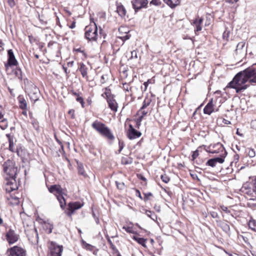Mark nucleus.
<instances>
[{
	"instance_id": "obj_22",
	"label": "nucleus",
	"mask_w": 256,
	"mask_h": 256,
	"mask_svg": "<svg viewBox=\"0 0 256 256\" xmlns=\"http://www.w3.org/2000/svg\"><path fill=\"white\" fill-rule=\"evenodd\" d=\"M116 11L119 16L122 18H124L126 14V10L124 6L120 4L117 6Z\"/></svg>"
},
{
	"instance_id": "obj_21",
	"label": "nucleus",
	"mask_w": 256,
	"mask_h": 256,
	"mask_svg": "<svg viewBox=\"0 0 256 256\" xmlns=\"http://www.w3.org/2000/svg\"><path fill=\"white\" fill-rule=\"evenodd\" d=\"M82 242L84 247L86 250H90V251L93 252V254L95 255H96L97 254V252H98V250L96 248L95 246L86 243L84 240H82Z\"/></svg>"
},
{
	"instance_id": "obj_31",
	"label": "nucleus",
	"mask_w": 256,
	"mask_h": 256,
	"mask_svg": "<svg viewBox=\"0 0 256 256\" xmlns=\"http://www.w3.org/2000/svg\"><path fill=\"white\" fill-rule=\"evenodd\" d=\"M9 141V150L10 151L12 152H16L18 156H19V152L18 150H16V151H15L14 148V142L12 139L9 138L8 140Z\"/></svg>"
},
{
	"instance_id": "obj_38",
	"label": "nucleus",
	"mask_w": 256,
	"mask_h": 256,
	"mask_svg": "<svg viewBox=\"0 0 256 256\" xmlns=\"http://www.w3.org/2000/svg\"><path fill=\"white\" fill-rule=\"evenodd\" d=\"M206 164L212 167H214L216 166V164L213 158H211L208 160Z\"/></svg>"
},
{
	"instance_id": "obj_26",
	"label": "nucleus",
	"mask_w": 256,
	"mask_h": 256,
	"mask_svg": "<svg viewBox=\"0 0 256 256\" xmlns=\"http://www.w3.org/2000/svg\"><path fill=\"white\" fill-rule=\"evenodd\" d=\"M145 214L146 216L150 217L152 220L155 221L157 219V216L154 212H152L148 210H146Z\"/></svg>"
},
{
	"instance_id": "obj_55",
	"label": "nucleus",
	"mask_w": 256,
	"mask_h": 256,
	"mask_svg": "<svg viewBox=\"0 0 256 256\" xmlns=\"http://www.w3.org/2000/svg\"><path fill=\"white\" fill-rule=\"evenodd\" d=\"M68 114L71 116L72 118H74V110L72 109L70 110Z\"/></svg>"
},
{
	"instance_id": "obj_44",
	"label": "nucleus",
	"mask_w": 256,
	"mask_h": 256,
	"mask_svg": "<svg viewBox=\"0 0 256 256\" xmlns=\"http://www.w3.org/2000/svg\"><path fill=\"white\" fill-rule=\"evenodd\" d=\"M199 153L198 150H196L193 152L192 155V160L194 161L196 158L198 156Z\"/></svg>"
},
{
	"instance_id": "obj_32",
	"label": "nucleus",
	"mask_w": 256,
	"mask_h": 256,
	"mask_svg": "<svg viewBox=\"0 0 256 256\" xmlns=\"http://www.w3.org/2000/svg\"><path fill=\"white\" fill-rule=\"evenodd\" d=\"M248 226L250 229L256 232V220H250L248 222Z\"/></svg>"
},
{
	"instance_id": "obj_4",
	"label": "nucleus",
	"mask_w": 256,
	"mask_h": 256,
	"mask_svg": "<svg viewBox=\"0 0 256 256\" xmlns=\"http://www.w3.org/2000/svg\"><path fill=\"white\" fill-rule=\"evenodd\" d=\"M3 170L5 174L10 178H16L18 171V168L16 166L15 162L8 160L3 164Z\"/></svg>"
},
{
	"instance_id": "obj_29",
	"label": "nucleus",
	"mask_w": 256,
	"mask_h": 256,
	"mask_svg": "<svg viewBox=\"0 0 256 256\" xmlns=\"http://www.w3.org/2000/svg\"><path fill=\"white\" fill-rule=\"evenodd\" d=\"M78 172L79 174L82 176L84 178L86 176V174L82 164H78Z\"/></svg>"
},
{
	"instance_id": "obj_48",
	"label": "nucleus",
	"mask_w": 256,
	"mask_h": 256,
	"mask_svg": "<svg viewBox=\"0 0 256 256\" xmlns=\"http://www.w3.org/2000/svg\"><path fill=\"white\" fill-rule=\"evenodd\" d=\"M150 4H154L156 6H158L161 4L160 0H152Z\"/></svg>"
},
{
	"instance_id": "obj_53",
	"label": "nucleus",
	"mask_w": 256,
	"mask_h": 256,
	"mask_svg": "<svg viewBox=\"0 0 256 256\" xmlns=\"http://www.w3.org/2000/svg\"><path fill=\"white\" fill-rule=\"evenodd\" d=\"M250 125L252 128L256 130V120H252L251 122Z\"/></svg>"
},
{
	"instance_id": "obj_49",
	"label": "nucleus",
	"mask_w": 256,
	"mask_h": 256,
	"mask_svg": "<svg viewBox=\"0 0 256 256\" xmlns=\"http://www.w3.org/2000/svg\"><path fill=\"white\" fill-rule=\"evenodd\" d=\"M194 26H196V28L194 30V32H200L202 30V28L201 26V24H193Z\"/></svg>"
},
{
	"instance_id": "obj_42",
	"label": "nucleus",
	"mask_w": 256,
	"mask_h": 256,
	"mask_svg": "<svg viewBox=\"0 0 256 256\" xmlns=\"http://www.w3.org/2000/svg\"><path fill=\"white\" fill-rule=\"evenodd\" d=\"M122 228L124 230L127 232L130 233V234H134V232L132 230V227L130 226H124L122 227Z\"/></svg>"
},
{
	"instance_id": "obj_16",
	"label": "nucleus",
	"mask_w": 256,
	"mask_h": 256,
	"mask_svg": "<svg viewBox=\"0 0 256 256\" xmlns=\"http://www.w3.org/2000/svg\"><path fill=\"white\" fill-rule=\"evenodd\" d=\"M62 188L60 185H52L48 188L49 192L54 194L56 196L62 194Z\"/></svg>"
},
{
	"instance_id": "obj_23",
	"label": "nucleus",
	"mask_w": 256,
	"mask_h": 256,
	"mask_svg": "<svg viewBox=\"0 0 256 256\" xmlns=\"http://www.w3.org/2000/svg\"><path fill=\"white\" fill-rule=\"evenodd\" d=\"M168 6L172 8H175L180 4V0H163Z\"/></svg>"
},
{
	"instance_id": "obj_25",
	"label": "nucleus",
	"mask_w": 256,
	"mask_h": 256,
	"mask_svg": "<svg viewBox=\"0 0 256 256\" xmlns=\"http://www.w3.org/2000/svg\"><path fill=\"white\" fill-rule=\"evenodd\" d=\"M132 239L138 242L139 244H141L144 247H146V239L142 238H138L136 236H133Z\"/></svg>"
},
{
	"instance_id": "obj_7",
	"label": "nucleus",
	"mask_w": 256,
	"mask_h": 256,
	"mask_svg": "<svg viewBox=\"0 0 256 256\" xmlns=\"http://www.w3.org/2000/svg\"><path fill=\"white\" fill-rule=\"evenodd\" d=\"M50 256H61L63 250L62 246L57 244L56 242H52L49 246Z\"/></svg>"
},
{
	"instance_id": "obj_46",
	"label": "nucleus",
	"mask_w": 256,
	"mask_h": 256,
	"mask_svg": "<svg viewBox=\"0 0 256 256\" xmlns=\"http://www.w3.org/2000/svg\"><path fill=\"white\" fill-rule=\"evenodd\" d=\"M230 32L226 30L222 34L223 38L226 40H228V38H229V34H230Z\"/></svg>"
},
{
	"instance_id": "obj_9",
	"label": "nucleus",
	"mask_w": 256,
	"mask_h": 256,
	"mask_svg": "<svg viewBox=\"0 0 256 256\" xmlns=\"http://www.w3.org/2000/svg\"><path fill=\"white\" fill-rule=\"evenodd\" d=\"M7 252L8 253V256H26V250L18 246H14L8 248Z\"/></svg>"
},
{
	"instance_id": "obj_52",
	"label": "nucleus",
	"mask_w": 256,
	"mask_h": 256,
	"mask_svg": "<svg viewBox=\"0 0 256 256\" xmlns=\"http://www.w3.org/2000/svg\"><path fill=\"white\" fill-rule=\"evenodd\" d=\"M118 144H119V150L118 151H119V152H120L124 148V143L123 142L119 140Z\"/></svg>"
},
{
	"instance_id": "obj_6",
	"label": "nucleus",
	"mask_w": 256,
	"mask_h": 256,
	"mask_svg": "<svg viewBox=\"0 0 256 256\" xmlns=\"http://www.w3.org/2000/svg\"><path fill=\"white\" fill-rule=\"evenodd\" d=\"M82 206L83 204L79 202H70L68 204V208L65 211V213L68 216H72L76 210L80 208Z\"/></svg>"
},
{
	"instance_id": "obj_1",
	"label": "nucleus",
	"mask_w": 256,
	"mask_h": 256,
	"mask_svg": "<svg viewBox=\"0 0 256 256\" xmlns=\"http://www.w3.org/2000/svg\"><path fill=\"white\" fill-rule=\"evenodd\" d=\"M247 82L256 83V64L238 72L226 87L235 89L239 93L249 86Z\"/></svg>"
},
{
	"instance_id": "obj_30",
	"label": "nucleus",
	"mask_w": 256,
	"mask_h": 256,
	"mask_svg": "<svg viewBox=\"0 0 256 256\" xmlns=\"http://www.w3.org/2000/svg\"><path fill=\"white\" fill-rule=\"evenodd\" d=\"M246 152L248 153V156L250 158H254L256 156V152L254 149L252 148H246Z\"/></svg>"
},
{
	"instance_id": "obj_36",
	"label": "nucleus",
	"mask_w": 256,
	"mask_h": 256,
	"mask_svg": "<svg viewBox=\"0 0 256 256\" xmlns=\"http://www.w3.org/2000/svg\"><path fill=\"white\" fill-rule=\"evenodd\" d=\"M16 76L20 80H22V72L20 68H16L14 72Z\"/></svg>"
},
{
	"instance_id": "obj_28",
	"label": "nucleus",
	"mask_w": 256,
	"mask_h": 256,
	"mask_svg": "<svg viewBox=\"0 0 256 256\" xmlns=\"http://www.w3.org/2000/svg\"><path fill=\"white\" fill-rule=\"evenodd\" d=\"M8 126V123L6 119L2 118L0 120V127L2 130H5L7 128Z\"/></svg>"
},
{
	"instance_id": "obj_17",
	"label": "nucleus",
	"mask_w": 256,
	"mask_h": 256,
	"mask_svg": "<svg viewBox=\"0 0 256 256\" xmlns=\"http://www.w3.org/2000/svg\"><path fill=\"white\" fill-rule=\"evenodd\" d=\"M213 106L212 100V99L204 108V114L210 115L214 111Z\"/></svg>"
},
{
	"instance_id": "obj_54",
	"label": "nucleus",
	"mask_w": 256,
	"mask_h": 256,
	"mask_svg": "<svg viewBox=\"0 0 256 256\" xmlns=\"http://www.w3.org/2000/svg\"><path fill=\"white\" fill-rule=\"evenodd\" d=\"M152 194L151 192H148L144 194V200L147 201L148 200L149 196H152Z\"/></svg>"
},
{
	"instance_id": "obj_40",
	"label": "nucleus",
	"mask_w": 256,
	"mask_h": 256,
	"mask_svg": "<svg viewBox=\"0 0 256 256\" xmlns=\"http://www.w3.org/2000/svg\"><path fill=\"white\" fill-rule=\"evenodd\" d=\"M104 94L106 95V97L107 100H108V98H112V97H114L113 95L111 94L110 92V90L106 88V92H104Z\"/></svg>"
},
{
	"instance_id": "obj_8",
	"label": "nucleus",
	"mask_w": 256,
	"mask_h": 256,
	"mask_svg": "<svg viewBox=\"0 0 256 256\" xmlns=\"http://www.w3.org/2000/svg\"><path fill=\"white\" fill-rule=\"evenodd\" d=\"M28 94L32 100L34 102L38 100L40 95V90L34 84L26 88Z\"/></svg>"
},
{
	"instance_id": "obj_64",
	"label": "nucleus",
	"mask_w": 256,
	"mask_h": 256,
	"mask_svg": "<svg viewBox=\"0 0 256 256\" xmlns=\"http://www.w3.org/2000/svg\"><path fill=\"white\" fill-rule=\"evenodd\" d=\"M52 228H53V226L52 225H50V228H48V234H50L52 232Z\"/></svg>"
},
{
	"instance_id": "obj_2",
	"label": "nucleus",
	"mask_w": 256,
	"mask_h": 256,
	"mask_svg": "<svg viewBox=\"0 0 256 256\" xmlns=\"http://www.w3.org/2000/svg\"><path fill=\"white\" fill-rule=\"evenodd\" d=\"M92 127L102 136L106 138L108 140H114V136L111 130L104 123L96 120L92 124Z\"/></svg>"
},
{
	"instance_id": "obj_50",
	"label": "nucleus",
	"mask_w": 256,
	"mask_h": 256,
	"mask_svg": "<svg viewBox=\"0 0 256 256\" xmlns=\"http://www.w3.org/2000/svg\"><path fill=\"white\" fill-rule=\"evenodd\" d=\"M74 51L76 52H79L82 54L84 56V57H86V54L84 50H82L81 48H78L74 49Z\"/></svg>"
},
{
	"instance_id": "obj_14",
	"label": "nucleus",
	"mask_w": 256,
	"mask_h": 256,
	"mask_svg": "<svg viewBox=\"0 0 256 256\" xmlns=\"http://www.w3.org/2000/svg\"><path fill=\"white\" fill-rule=\"evenodd\" d=\"M142 133L133 128L132 124L129 125L128 137L130 140H134L141 136Z\"/></svg>"
},
{
	"instance_id": "obj_27",
	"label": "nucleus",
	"mask_w": 256,
	"mask_h": 256,
	"mask_svg": "<svg viewBox=\"0 0 256 256\" xmlns=\"http://www.w3.org/2000/svg\"><path fill=\"white\" fill-rule=\"evenodd\" d=\"M152 100L150 98H145V99L144 100L142 106L140 109V110H143L147 106H148L150 104Z\"/></svg>"
},
{
	"instance_id": "obj_57",
	"label": "nucleus",
	"mask_w": 256,
	"mask_h": 256,
	"mask_svg": "<svg viewBox=\"0 0 256 256\" xmlns=\"http://www.w3.org/2000/svg\"><path fill=\"white\" fill-rule=\"evenodd\" d=\"M112 254L114 256H120V252L117 248L114 249L112 252Z\"/></svg>"
},
{
	"instance_id": "obj_56",
	"label": "nucleus",
	"mask_w": 256,
	"mask_h": 256,
	"mask_svg": "<svg viewBox=\"0 0 256 256\" xmlns=\"http://www.w3.org/2000/svg\"><path fill=\"white\" fill-rule=\"evenodd\" d=\"M8 2L11 8H13L16 4L14 0H8Z\"/></svg>"
},
{
	"instance_id": "obj_60",
	"label": "nucleus",
	"mask_w": 256,
	"mask_h": 256,
	"mask_svg": "<svg viewBox=\"0 0 256 256\" xmlns=\"http://www.w3.org/2000/svg\"><path fill=\"white\" fill-rule=\"evenodd\" d=\"M105 82H106V80H105V76L102 75V76H101L100 82H101L102 84H104Z\"/></svg>"
},
{
	"instance_id": "obj_35",
	"label": "nucleus",
	"mask_w": 256,
	"mask_h": 256,
	"mask_svg": "<svg viewBox=\"0 0 256 256\" xmlns=\"http://www.w3.org/2000/svg\"><path fill=\"white\" fill-rule=\"evenodd\" d=\"M138 58V52L136 50H134L131 52V56L128 58V60H132V59H137Z\"/></svg>"
},
{
	"instance_id": "obj_3",
	"label": "nucleus",
	"mask_w": 256,
	"mask_h": 256,
	"mask_svg": "<svg viewBox=\"0 0 256 256\" xmlns=\"http://www.w3.org/2000/svg\"><path fill=\"white\" fill-rule=\"evenodd\" d=\"M206 151L211 154H216L220 152H223L222 154L220 155V157H217L213 158L216 164L217 162L220 164L223 163L224 161V158L227 154L222 144L220 142H218L214 144H210L208 147V149L206 150Z\"/></svg>"
},
{
	"instance_id": "obj_15",
	"label": "nucleus",
	"mask_w": 256,
	"mask_h": 256,
	"mask_svg": "<svg viewBox=\"0 0 256 256\" xmlns=\"http://www.w3.org/2000/svg\"><path fill=\"white\" fill-rule=\"evenodd\" d=\"M245 44H246L244 42H241L237 44L236 48V54L244 55L245 54L246 52Z\"/></svg>"
},
{
	"instance_id": "obj_59",
	"label": "nucleus",
	"mask_w": 256,
	"mask_h": 256,
	"mask_svg": "<svg viewBox=\"0 0 256 256\" xmlns=\"http://www.w3.org/2000/svg\"><path fill=\"white\" fill-rule=\"evenodd\" d=\"M32 124H33L34 127L36 130H37V129L38 128V123H37L36 122H35V121H34V122H33V121H32Z\"/></svg>"
},
{
	"instance_id": "obj_41",
	"label": "nucleus",
	"mask_w": 256,
	"mask_h": 256,
	"mask_svg": "<svg viewBox=\"0 0 256 256\" xmlns=\"http://www.w3.org/2000/svg\"><path fill=\"white\" fill-rule=\"evenodd\" d=\"M122 162L124 164H130L132 162V160L130 158H123L122 160Z\"/></svg>"
},
{
	"instance_id": "obj_24",
	"label": "nucleus",
	"mask_w": 256,
	"mask_h": 256,
	"mask_svg": "<svg viewBox=\"0 0 256 256\" xmlns=\"http://www.w3.org/2000/svg\"><path fill=\"white\" fill-rule=\"evenodd\" d=\"M56 196L60 204V208L64 210L66 204V200L64 197L63 196L62 194H58Z\"/></svg>"
},
{
	"instance_id": "obj_20",
	"label": "nucleus",
	"mask_w": 256,
	"mask_h": 256,
	"mask_svg": "<svg viewBox=\"0 0 256 256\" xmlns=\"http://www.w3.org/2000/svg\"><path fill=\"white\" fill-rule=\"evenodd\" d=\"M88 68L84 64H80V66L79 68V70L82 77L85 78L87 80H88Z\"/></svg>"
},
{
	"instance_id": "obj_34",
	"label": "nucleus",
	"mask_w": 256,
	"mask_h": 256,
	"mask_svg": "<svg viewBox=\"0 0 256 256\" xmlns=\"http://www.w3.org/2000/svg\"><path fill=\"white\" fill-rule=\"evenodd\" d=\"M130 35L128 34V33L126 32L124 34H122V36H118V38H120L122 40L125 41L126 40H128L130 38Z\"/></svg>"
},
{
	"instance_id": "obj_51",
	"label": "nucleus",
	"mask_w": 256,
	"mask_h": 256,
	"mask_svg": "<svg viewBox=\"0 0 256 256\" xmlns=\"http://www.w3.org/2000/svg\"><path fill=\"white\" fill-rule=\"evenodd\" d=\"M76 100L78 102H80L81 104H82V106L84 108V100H83V98H82V97L81 96H79V97H78L76 98Z\"/></svg>"
},
{
	"instance_id": "obj_39",
	"label": "nucleus",
	"mask_w": 256,
	"mask_h": 256,
	"mask_svg": "<svg viewBox=\"0 0 256 256\" xmlns=\"http://www.w3.org/2000/svg\"><path fill=\"white\" fill-rule=\"evenodd\" d=\"M162 180L165 183H168L170 181V178L166 174H162L160 176Z\"/></svg>"
},
{
	"instance_id": "obj_47",
	"label": "nucleus",
	"mask_w": 256,
	"mask_h": 256,
	"mask_svg": "<svg viewBox=\"0 0 256 256\" xmlns=\"http://www.w3.org/2000/svg\"><path fill=\"white\" fill-rule=\"evenodd\" d=\"M150 82V80H148L147 82H144V86H142L141 88L142 91H146L147 90L148 86V84Z\"/></svg>"
},
{
	"instance_id": "obj_11",
	"label": "nucleus",
	"mask_w": 256,
	"mask_h": 256,
	"mask_svg": "<svg viewBox=\"0 0 256 256\" xmlns=\"http://www.w3.org/2000/svg\"><path fill=\"white\" fill-rule=\"evenodd\" d=\"M133 8L136 12L143 8H146L148 4V0H132L131 1Z\"/></svg>"
},
{
	"instance_id": "obj_10",
	"label": "nucleus",
	"mask_w": 256,
	"mask_h": 256,
	"mask_svg": "<svg viewBox=\"0 0 256 256\" xmlns=\"http://www.w3.org/2000/svg\"><path fill=\"white\" fill-rule=\"evenodd\" d=\"M6 240L10 244L16 243L19 239V235L16 232L10 228L6 234Z\"/></svg>"
},
{
	"instance_id": "obj_12",
	"label": "nucleus",
	"mask_w": 256,
	"mask_h": 256,
	"mask_svg": "<svg viewBox=\"0 0 256 256\" xmlns=\"http://www.w3.org/2000/svg\"><path fill=\"white\" fill-rule=\"evenodd\" d=\"M15 178H7L6 185L5 186V189L7 192L10 193L18 188Z\"/></svg>"
},
{
	"instance_id": "obj_37",
	"label": "nucleus",
	"mask_w": 256,
	"mask_h": 256,
	"mask_svg": "<svg viewBox=\"0 0 256 256\" xmlns=\"http://www.w3.org/2000/svg\"><path fill=\"white\" fill-rule=\"evenodd\" d=\"M203 22V18H199L198 16L195 20L192 22V24H202Z\"/></svg>"
},
{
	"instance_id": "obj_45",
	"label": "nucleus",
	"mask_w": 256,
	"mask_h": 256,
	"mask_svg": "<svg viewBox=\"0 0 256 256\" xmlns=\"http://www.w3.org/2000/svg\"><path fill=\"white\" fill-rule=\"evenodd\" d=\"M252 190L253 192H254L256 194V176L252 182Z\"/></svg>"
},
{
	"instance_id": "obj_43",
	"label": "nucleus",
	"mask_w": 256,
	"mask_h": 256,
	"mask_svg": "<svg viewBox=\"0 0 256 256\" xmlns=\"http://www.w3.org/2000/svg\"><path fill=\"white\" fill-rule=\"evenodd\" d=\"M116 185L117 188L120 190H123L125 187L124 184L123 182H119L116 181Z\"/></svg>"
},
{
	"instance_id": "obj_13",
	"label": "nucleus",
	"mask_w": 256,
	"mask_h": 256,
	"mask_svg": "<svg viewBox=\"0 0 256 256\" xmlns=\"http://www.w3.org/2000/svg\"><path fill=\"white\" fill-rule=\"evenodd\" d=\"M8 62L5 64V66L8 67V66H17L18 62L15 58L12 50H9L8 51Z\"/></svg>"
},
{
	"instance_id": "obj_58",
	"label": "nucleus",
	"mask_w": 256,
	"mask_h": 256,
	"mask_svg": "<svg viewBox=\"0 0 256 256\" xmlns=\"http://www.w3.org/2000/svg\"><path fill=\"white\" fill-rule=\"evenodd\" d=\"M4 117V114H3V112H2V107L0 106V120L1 119H2Z\"/></svg>"
},
{
	"instance_id": "obj_63",
	"label": "nucleus",
	"mask_w": 256,
	"mask_h": 256,
	"mask_svg": "<svg viewBox=\"0 0 256 256\" xmlns=\"http://www.w3.org/2000/svg\"><path fill=\"white\" fill-rule=\"evenodd\" d=\"M124 88L125 90H126V91H128V88H129L128 84H124Z\"/></svg>"
},
{
	"instance_id": "obj_61",
	"label": "nucleus",
	"mask_w": 256,
	"mask_h": 256,
	"mask_svg": "<svg viewBox=\"0 0 256 256\" xmlns=\"http://www.w3.org/2000/svg\"><path fill=\"white\" fill-rule=\"evenodd\" d=\"M222 122L225 124H230V122L229 120H226L224 118L222 120Z\"/></svg>"
},
{
	"instance_id": "obj_5",
	"label": "nucleus",
	"mask_w": 256,
	"mask_h": 256,
	"mask_svg": "<svg viewBox=\"0 0 256 256\" xmlns=\"http://www.w3.org/2000/svg\"><path fill=\"white\" fill-rule=\"evenodd\" d=\"M84 36L89 41H96L98 36V27L96 23L90 24L85 28Z\"/></svg>"
},
{
	"instance_id": "obj_18",
	"label": "nucleus",
	"mask_w": 256,
	"mask_h": 256,
	"mask_svg": "<svg viewBox=\"0 0 256 256\" xmlns=\"http://www.w3.org/2000/svg\"><path fill=\"white\" fill-rule=\"evenodd\" d=\"M109 108L113 111L116 112L118 110V104L114 97L108 98L107 100Z\"/></svg>"
},
{
	"instance_id": "obj_62",
	"label": "nucleus",
	"mask_w": 256,
	"mask_h": 256,
	"mask_svg": "<svg viewBox=\"0 0 256 256\" xmlns=\"http://www.w3.org/2000/svg\"><path fill=\"white\" fill-rule=\"evenodd\" d=\"M76 27V22H72V24L69 26V28H74Z\"/></svg>"
},
{
	"instance_id": "obj_19",
	"label": "nucleus",
	"mask_w": 256,
	"mask_h": 256,
	"mask_svg": "<svg viewBox=\"0 0 256 256\" xmlns=\"http://www.w3.org/2000/svg\"><path fill=\"white\" fill-rule=\"evenodd\" d=\"M18 100L19 107L23 110H26L28 104L25 98L22 96H19L18 98Z\"/></svg>"
},
{
	"instance_id": "obj_33",
	"label": "nucleus",
	"mask_w": 256,
	"mask_h": 256,
	"mask_svg": "<svg viewBox=\"0 0 256 256\" xmlns=\"http://www.w3.org/2000/svg\"><path fill=\"white\" fill-rule=\"evenodd\" d=\"M221 227L222 228V230L226 232H228L230 230V228L229 225L225 222L221 223Z\"/></svg>"
}]
</instances>
